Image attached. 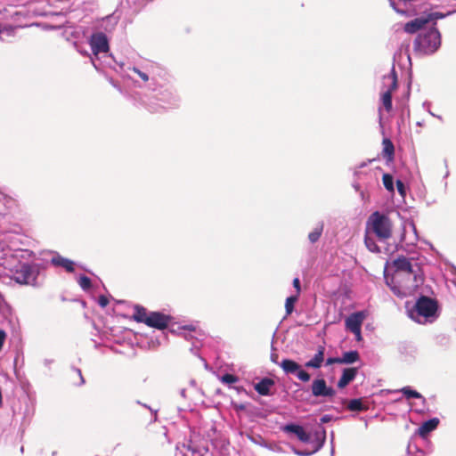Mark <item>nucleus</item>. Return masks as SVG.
<instances>
[{
  "label": "nucleus",
  "mask_w": 456,
  "mask_h": 456,
  "mask_svg": "<svg viewBox=\"0 0 456 456\" xmlns=\"http://www.w3.org/2000/svg\"><path fill=\"white\" fill-rule=\"evenodd\" d=\"M273 381L268 378H265L255 385V390L261 395H269L271 387Z\"/></svg>",
  "instance_id": "25"
},
{
  "label": "nucleus",
  "mask_w": 456,
  "mask_h": 456,
  "mask_svg": "<svg viewBox=\"0 0 456 456\" xmlns=\"http://www.w3.org/2000/svg\"><path fill=\"white\" fill-rule=\"evenodd\" d=\"M440 46L441 34L435 27L421 30L413 41V51L419 56L434 54Z\"/></svg>",
  "instance_id": "3"
},
{
  "label": "nucleus",
  "mask_w": 456,
  "mask_h": 456,
  "mask_svg": "<svg viewBox=\"0 0 456 456\" xmlns=\"http://www.w3.org/2000/svg\"><path fill=\"white\" fill-rule=\"evenodd\" d=\"M233 388L236 389L239 393L244 390L242 387H233Z\"/></svg>",
  "instance_id": "53"
},
{
  "label": "nucleus",
  "mask_w": 456,
  "mask_h": 456,
  "mask_svg": "<svg viewBox=\"0 0 456 456\" xmlns=\"http://www.w3.org/2000/svg\"><path fill=\"white\" fill-rule=\"evenodd\" d=\"M347 409L352 411H363L367 410V407L362 404V399L356 398L349 401Z\"/></svg>",
  "instance_id": "31"
},
{
  "label": "nucleus",
  "mask_w": 456,
  "mask_h": 456,
  "mask_svg": "<svg viewBox=\"0 0 456 456\" xmlns=\"http://www.w3.org/2000/svg\"><path fill=\"white\" fill-rule=\"evenodd\" d=\"M293 287L296 289V294L295 295L299 296L300 291H301V288H300V281H299L298 278H295L293 280Z\"/></svg>",
  "instance_id": "41"
},
{
  "label": "nucleus",
  "mask_w": 456,
  "mask_h": 456,
  "mask_svg": "<svg viewBox=\"0 0 456 456\" xmlns=\"http://www.w3.org/2000/svg\"><path fill=\"white\" fill-rule=\"evenodd\" d=\"M169 321L170 317L168 315H166L159 312H151L149 314L145 324L148 325L149 327L163 330L167 328Z\"/></svg>",
  "instance_id": "15"
},
{
  "label": "nucleus",
  "mask_w": 456,
  "mask_h": 456,
  "mask_svg": "<svg viewBox=\"0 0 456 456\" xmlns=\"http://www.w3.org/2000/svg\"><path fill=\"white\" fill-rule=\"evenodd\" d=\"M390 6L398 13L404 14L406 13V10H404L402 6H406L407 4L411 3L412 0H388Z\"/></svg>",
  "instance_id": "29"
},
{
  "label": "nucleus",
  "mask_w": 456,
  "mask_h": 456,
  "mask_svg": "<svg viewBox=\"0 0 456 456\" xmlns=\"http://www.w3.org/2000/svg\"><path fill=\"white\" fill-rule=\"evenodd\" d=\"M38 275L39 266L37 265L23 263L16 267L13 279L20 284L37 286L39 285Z\"/></svg>",
  "instance_id": "9"
},
{
  "label": "nucleus",
  "mask_w": 456,
  "mask_h": 456,
  "mask_svg": "<svg viewBox=\"0 0 456 456\" xmlns=\"http://www.w3.org/2000/svg\"><path fill=\"white\" fill-rule=\"evenodd\" d=\"M352 333L355 336V339L357 341H361L362 340V338L361 329L358 330V331H353Z\"/></svg>",
  "instance_id": "49"
},
{
  "label": "nucleus",
  "mask_w": 456,
  "mask_h": 456,
  "mask_svg": "<svg viewBox=\"0 0 456 456\" xmlns=\"http://www.w3.org/2000/svg\"><path fill=\"white\" fill-rule=\"evenodd\" d=\"M298 296L297 295H292L286 299L285 303V309H286V314L289 315L294 311V305L297 301Z\"/></svg>",
  "instance_id": "34"
},
{
  "label": "nucleus",
  "mask_w": 456,
  "mask_h": 456,
  "mask_svg": "<svg viewBox=\"0 0 456 456\" xmlns=\"http://www.w3.org/2000/svg\"><path fill=\"white\" fill-rule=\"evenodd\" d=\"M279 365L287 375L294 374L303 382H307L311 379L310 374L304 370L301 366L293 360L284 359Z\"/></svg>",
  "instance_id": "11"
},
{
  "label": "nucleus",
  "mask_w": 456,
  "mask_h": 456,
  "mask_svg": "<svg viewBox=\"0 0 456 456\" xmlns=\"http://www.w3.org/2000/svg\"><path fill=\"white\" fill-rule=\"evenodd\" d=\"M281 430L288 435H294L300 442H310V434L298 424L289 423L281 427Z\"/></svg>",
  "instance_id": "14"
},
{
  "label": "nucleus",
  "mask_w": 456,
  "mask_h": 456,
  "mask_svg": "<svg viewBox=\"0 0 456 456\" xmlns=\"http://www.w3.org/2000/svg\"><path fill=\"white\" fill-rule=\"evenodd\" d=\"M370 229L379 239V241H385L392 235V222L389 217L379 211L372 213L367 222Z\"/></svg>",
  "instance_id": "6"
},
{
  "label": "nucleus",
  "mask_w": 456,
  "mask_h": 456,
  "mask_svg": "<svg viewBox=\"0 0 456 456\" xmlns=\"http://www.w3.org/2000/svg\"><path fill=\"white\" fill-rule=\"evenodd\" d=\"M383 184L384 187L390 192L394 193L395 187H394V178L390 174H384L383 177Z\"/></svg>",
  "instance_id": "33"
},
{
  "label": "nucleus",
  "mask_w": 456,
  "mask_h": 456,
  "mask_svg": "<svg viewBox=\"0 0 456 456\" xmlns=\"http://www.w3.org/2000/svg\"><path fill=\"white\" fill-rule=\"evenodd\" d=\"M51 263L55 266H61L64 268L67 272L72 273L74 271L75 263L61 256L58 255L56 256H53L51 259Z\"/></svg>",
  "instance_id": "24"
},
{
  "label": "nucleus",
  "mask_w": 456,
  "mask_h": 456,
  "mask_svg": "<svg viewBox=\"0 0 456 456\" xmlns=\"http://www.w3.org/2000/svg\"><path fill=\"white\" fill-rule=\"evenodd\" d=\"M77 51H78L80 53L84 54V55H86V54H87V53H86V52H85V53H84V52H83V51H81L80 49H77Z\"/></svg>",
  "instance_id": "56"
},
{
  "label": "nucleus",
  "mask_w": 456,
  "mask_h": 456,
  "mask_svg": "<svg viewBox=\"0 0 456 456\" xmlns=\"http://www.w3.org/2000/svg\"><path fill=\"white\" fill-rule=\"evenodd\" d=\"M387 285L393 293L403 298L412 295L423 283V277L420 273H409L408 274L394 273L391 277L385 274Z\"/></svg>",
  "instance_id": "1"
},
{
  "label": "nucleus",
  "mask_w": 456,
  "mask_h": 456,
  "mask_svg": "<svg viewBox=\"0 0 456 456\" xmlns=\"http://www.w3.org/2000/svg\"><path fill=\"white\" fill-rule=\"evenodd\" d=\"M354 187L355 188L356 191H358L360 186L359 184H354Z\"/></svg>",
  "instance_id": "58"
},
{
  "label": "nucleus",
  "mask_w": 456,
  "mask_h": 456,
  "mask_svg": "<svg viewBox=\"0 0 456 456\" xmlns=\"http://www.w3.org/2000/svg\"><path fill=\"white\" fill-rule=\"evenodd\" d=\"M295 452H296V454H297L299 456H310L314 453V452H312V451H297V450H296Z\"/></svg>",
  "instance_id": "48"
},
{
  "label": "nucleus",
  "mask_w": 456,
  "mask_h": 456,
  "mask_svg": "<svg viewBox=\"0 0 456 456\" xmlns=\"http://www.w3.org/2000/svg\"><path fill=\"white\" fill-rule=\"evenodd\" d=\"M326 440V431L323 427L320 426V429L316 430L314 434V437L310 435V442L314 445L312 452H317L322 448Z\"/></svg>",
  "instance_id": "19"
},
{
  "label": "nucleus",
  "mask_w": 456,
  "mask_h": 456,
  "mask_svg": "<svg viewBox=\"0 0 456 456\" xmlns=\"http://www.w3.org/2000/svg\"><path fill=\"white\" fill-rule=\"evenodd\" d=\"M430 105H431V103H430V102H423V104H422L423 108H424V109H425V110H427L430 115H431V116L436 117V118H437L438 119L442 120L443 118H442V117H441V116H439V115H436L435 113H433V112L431 111Z\"/></svg>",
  "instance_id": "39"
},
{
  "label": "nucleus",
  "mask_w": 456,
  "mask_h": 456,
  "mask_svg": "<svg viewBox=\"0 0 456 456\" xmlns=\"http://www.w3.org/2000/svg\"><path fill=\"white\" fill-rule=\"evenodd\" d=\"M409 227L411 229L413 235H414V239H413V240H411V243H413L414 241H416L418 240L416 226L412 222H411L409 224Z\"/></svg>",
  "instance_id": "44"
},
{
  "label": "nucleus",
  "mask_w": 456,
  "mask_h": 456,
  "mask_svg": "<svg viewBox=\"0 0 456 456\" xmlns=\"http://www.w3.org/2000/svg\"><path fill=\"white\" fill-rule=\"evenodd\" d=\"M143 407L149 409L154 415V421L157 420V411H153L151 407H149L147 404H142Z\"/></svg>",
  "instance_id": "50"
},
{
  "label": "nucleus",
  "mask_w": 456,
  "mask_h": 456,
  "mask_svg": "<svg viewBox=\"0 0 456 456\" xmlns=\"http://www.w3.org/2000/svg\"><path fill=\"white\" fill-rule=\"evenodd\" d=\"M58 2L61 4V11L54 14L61 17V20L59 25L53 27L54 28H61L67 23L65 14L69 12L74 11L80 4V0H58Z\"/></svg>",
  "instance_id": "17"
},
{
  "label": "nucleus",
  "mask_w": 456,
  "mask_h": 456,
  "mask_svg": "<svg viewBox=\"0 0 456 456\" xmlns=\"http://www.w3.org/2000/svg\"><path fill=\"white\" fill-rule=\"evenodd\" d=\"M397 88V76L393 67L391 71L383 77V92L381 94V102L388 112L392 110V93Z\"/></svg>",
  "instance_id": "10"
},
{
  "label": "nucleus",
  "mask_w": 456,
  "mask_h": 456,
  "mask_svg": "<svg viewBox=\"0 0 456 456\" xmlns=\"http://www.w3.org/2000/svg\"><path fill=\"white\" fill-rule=\"evenodd\" d=\"M148 315H149V314H147V311L145 308L139 306V305H136L134 307V319L136 322L146 323Z\"/></svg>",
  "instance_id": "30"
},
{
  "label": "nucleus",
  "mask_w": 456,
  "mask_h": 456,
  "mask_svg": "<svg viewBox=\"0 0 456 456\" xmlns=\"http://www.w3.org/2000/svg\"><path fill=\"white\" fill-rule=\"evenodd\" d=\"M23 450H24V447H23V446H21V447H20V452H23Z\"/></svg>",
  "instance_id": "59"
},
{
  "label": "nucleus",
  "mask_w": 456,
  "mask_h": 456,
  "mask_svg": "<svg viewBox=\"0 0 456 456\" xmlns=\"http://www.w3.org/2000/svg\"><path fill=\"white\" fill-rule=\"evenodd\" d=\"M14 29L15 28L13 27H4L3 25L0 24V34L5 32L8 36H12L13 34Z\"/></svg>",
  "instance_id": "40"
},
{
  "label": "nucleus",
  "mask_w": 456,
  "mask_h": 456,
  "mask_svg": "<svg viewBox=\"0 0 456 456\" xmlns=\"http://www.w3.org/2000/svg\"><path fill=\"white\" fill-rule=\"evenodd\" d=\"M399 391L401 393H403V395L408 399L409 398H417V399H421L423 403H426V399L421 395V394H419L416 390H413L411 387H403Z\"/></svg>",
  "instance_id": "28"
},
{
  "label": "nucleus",
  "mask_w": 456,
  "mask_h": 456,
  "mask_svg": "<svg viewBox=\"0 0 456 456\" xmlns=\"http://www.w3.org/2000/svg\"><path fill=\"white\" fill-rule=\"evenodd\" d=\"M396 188L400 195L403 197L406 193V189L404 183L401 180L396 181Z\"/></svg>",
  "instance_id": "38"
},
{
  "label": "nucleus",
  "mask_w": 456,
  "mask_h": 456,
  "mask_svg": "<svg viewBox=\"0 0 456 456\" xmlns=\"http://www.w3.org/2000/svg\"><path fill=\"white\" fill-rule=\"evenodd\" d=\"M417 126H424V121H418L417 122Z\"/></svg>",
  "instance_id": "54"
},
{
  "label": "nucleus",
  "mask_w": 456,
  "mask_h": 456,
  "mask_svg": "<svg viewBox=\"0 0 456 456\" xmlns=\"http://www.w3.org/2000/svg\"><path fill=\"white\" fill-rule=\"evenodd\" d=\"M77 282L83 290H88L91 288V280L86 275L79 276Z\"/></svg>",
  "instance_id": "36"
},
{
  "label": "nucleus",
  "mask_w": 456,
  "mask_h": 456,
  "mask_svg": "<svg viewBox=\"0 0 456 456\" xmlns=\"http://www.w3.org/2000/svg\"><path fill=\"white\" fill-rule=\"evenodd\" d=\"M74 370L76 371V373L77 374V376H78V378H79V383H78V385H79V386L84 385V384H85V379H84V378H83V375H82L81 370H80L79 369H77V368H74Z\"/></svg>",
  "instance_id": "46"
},
{
  "label": "nucleus",
  "mask_w": 456,
  "mask_h": 456,
  "mask_svg": "<svg viewBox=\"0 0 456 456\" xmlns=\"http://www.w3.org/2000/svg\"><path fill=\"white\" fill-rule=\"evenodd\" d=\"M331 419H332V416H331V415H329V414L323 415V416L320 419L321 425H322V424L328 423V422H330Z\"/></svg>",
  "instance_id": "47"
},
{
  "label": "nucleus",
  "mask_w": 456,
  "mask_h": 456,
  "mask_svg": "<svg viewBox=\"0 0 456 456\" xmlns=\"http://www.w3.org/2000/svg\"><path fill=\"white\" fill-rule=\"evenodd\" d=\"M180 395L182 397H185L186 396V389L185 388H182L180 390Z\"/></svg>",
  "instance_id": "52"
},
{
  "label": "nucleus",
  "mask_w": 456,
  "mask_h": 456,
  "mask_svg": "<svg viewBox=\"0 0 456 456\" xmlns=\"http://www.w3.org/2000/svg\"><path fill=\"white\" fill-rule=\"evenodd\" d=\"M454 12H456V11H449L447 12L432 11L405 23L403 29L408 34H414L421 30L426 24L432 23L436 25L437 20L444 19Z\"/></svg>",
  "instance_id": "7"
},
{
  "label": "nucleus",
  "mask_w": 456,
  "mask_h": 456,
  "mask_svg": "<svg viewBox=\"0 0 456 456\" xmlns=\"http://www.w3.org/2000/svg\"><path fill=\"white\" fill-rule=\"evenodd\" d=\"M367 166V162H362L358 167L362 168Z\"/></svg>",
  "instance_id": "55"
},
{
  "label": "nucleus",
  "mask_w": 456,
  "mask_h": 456,
  "mask_svg": "<svg viewBox=\"0 0 456 456\" xmlns=\"http://www.w3.org/2000/svg\"><path fill=\"white\" fill-rule=\"evenodd\" d=\"M98 304L102 306V307H105L108 305L109 304V300L108 298L105 297V296H100L99 297V299H98Z\"/></svg>",
  "instance_id": "42"
},
{
  "label": "nucleus",
  "mask_w": 456,
  "mask_h": 456,
  "mask_svg": "<svg viewBox=\"0 0 456 456\" xmlns=\"http://www.w3.org/2000/svg\"><path fill=\"white\" fill-rule=\"evenodd\" d=\"M408 316L419 324L433 323L439 317L437 301L426 296L419 297L408 309Z\"/></svg>",
  "instance_id": "2"
},
{
  "label": "nucleus",
  "mask_w": 456,
  "mask_h": 456,
  "mask_svg": "<svg viewBox=\"0 0 456 456\" xmlns=\"http://www.w3.org/2000/svg\"><path fill=\"white\" fill-rule=\"evenodd\" d=\"M340 357H330L326 360V365H331L333 363H340Z\"/></svg>",
  "instance_id": "43"
},
{
  "label": "nucleus",
  "mask_w": 456,
  "mask_h": 456,
  "mask_svg": "<svg viewBox=\"0 0 456 456\" xmlns=\"http://www.w3.org/2000/svg\"><path fill=\"white\" fill-rule=\"evenodd\" d=\"M404 240H405V233L403 232V233L402 234L401 240H402V241H403Z\"/></svg>",
  "instance_id": "57"
},
{
  "label": "nucleus",
  "mask_w": 456,
  "mask_h": 456,
  "mask_svg": "<svg viewBox=\"0 0 456 456\" xmlns=\"http://www.w3.org/2000/svg\"><path fill=\"white\" fill-rule=\"evenodd\" d=\"M89 45L94 56L91 57L92 63L94 67L98 69L99 65L97 64V61L100 60V56L109 58L108 53L110 46L108 37L102 31L94 32L89 37Z\"/></svg>",
  "instance_id": "8"
},
{
  "label": "nucleus",
  "mask_w": 456,
  "mask_h": 456,
  "mask_svg": "<svg viewBox=\"0 0 456 456\" xmlns=\"http://www.w3.org/2000/svg\"><path fill=\"white\" fill-rule=\"evenodd\" d=\"M395 268L394 273L408 274L409 273H420L419 266H413L410 259L405 256H400L394 261Z\"/></svg>",
  "instance_id": "16"
},
{
  "label": "nucleus",
  "mask_w": 456,
  "mask_h": 456,
  "mask_svg": "<svg viewBox=\"0 0 456 456\" xmlns=\"http://www.w3.org/2000/svg\"><path fill=\"white\" fill-rule=\"evenodd\" d=\"M365 318V315L362 312H356L350 314L345 322L346 328L353 332L358 331L362 328V322Z\"/></svg>",
  "instance_id": "18"
},
{
  "label": "nucleus",
  "mask_w": 456,
  "mask_h": 456,
  "mask_svg": "<svg viewBox=\"0 0 456 456\" xmlns=\"http://www.w3.org/2000/svg\"><path fill=\"white\" fill-rule=\"evenodd\" d=\"M222 383L226 385L235 384L239 381V378L235 375L226 373L220 378Z\"/></svg>",
  "instance_id": "35"
},
{
  "label": "nucleus",
  "mask_w": 456,
  "mask_h": 456,
  "mask_svg": "<svg viewBox=\"0 0 456 456\" xmlns=\"http://www.w3.org/2000/svg\"><path fill=\"white\" fill-rule=\"evenodd\" d=\"M182 330H183V338L188 341H192L193 339L196 340V342L192 343V346L191 347V352L199 356V350L201 346L200 342V337H202L203 334H201L200 331L196 330V328L192 325L183 326L182 327Z\"/></svg>",
  "instance_id": "13"
},
{
  "label": "nucleus",
  "mask_w": 456,
  "mask_h": 456,
  "mask_svg": "<svg viewBox=\"0 0 456 456\" xmlns=\"http://www.w3.org/2000/svg\"><path fill=\"white\" fill-rule=\"evenodd\" d=\"M5 338H6V332L3 330H0V350L3 348Z\"/></svg>",
  "instance_id": "45"
},
{
  "label": "nucleus",
  "mask_w": 456,
  "mask_h": 456,
  "mask_svg": "<svg viewBox=\"0 0 456 456\" xmlns=\"http://www.w3.org/2000/svg\"><path fill=\"white\" fill-rule=\"evenodd\" d=\"M118 69H115L117 72H118L122 77H128L130 79H134L132 76L128 73V71H132L134 74L137 75L141 81L144 84H147L148 88L155 91V69H157L156 65L153 63H148L142 67L137 66H127L124 62L117 63Z\"/></svg>",
  "instance_id": "5"
},
{
  "label": "nucleus",
  "mask_w": 456,
  "mask_h": 456,
  "mask_svg": "<svg viewBox=\"0 0 456 456\" xmlns=\"http://www.w3.org/2000/svg\"><path fill=\"white\" fill-rule=\"evenodd\" d=\"M382 144L384 156L387 157L389 160L393 159L395 154V147L391 140L388 138H384Z\"/></svg>",
  "instance_id": "27"
},
{
  "label": "nucleus",
  "mask_w": 456,
  "mask_h": 456,
  "mask_svg": "<svg viewBox=\"0 0 456 456\" xmlns=\"http://www.w3.org/2000/svg\"><path fill=\"white\" fill-rule=\"evenodd\" d=\"M323 223H319L315 228L308 234V239L311 243H315L319 240L323 231Z\"/></svg>",
  "instance_id": "32"
},
{
  "label": "nucleus",
  "mask_w": 456,
  "mask_h": 456,
  "mask_svg": "<svg viewBox=\"0 0 456 456\" xmlns=\"http://www.w3.org/2000/svg\"><path fill=\"white\" fill-rule=\"evenodd\" d=\"M312 395L315 397L331 398L336 395V391L328 387L324 379H315L311 385Z\"/></svg>",
  "instance_id": "12"
},
{
  "label": "nucleus",
  "mask_w": 456,
  "mask_h": 456,
  "mask_svg": "<svg viewBox=\"0 0 456 456\" xmlns=\"http://www.w3.org/2000/svg\"><path fill=\"white\" fill-rule=\"evenodd\" d=\"M324 353L325 348L322 346H320L317 349L316 354L314 355V357L305 362V366L306 368H314V369H319L321 368L323 361H324Z\"/></svg>",
  "instance_id": "21"
},
{
  "label": "nucleus",
  "mask_w": 456,
  "mask_h": 456,
  "mask_svg": "<svg viewBox=\"0 0 456 456\" xmlns=\"http://www.w3.org/2000/svg\"><path fill=\"white\" fill-rule=\"evenodd\" d=\"M155 100L159 102H151L145 103L147 110L151 113L160 112L162 110L175 108L180 102L176 90L171 86L157 87L155 86Z\"/></svg>",
  "instance_id": "4"
},
{
  "label": "nucleus",
  "mask_w": 456,
  "mask_h": 456,
  "mask_svg": "<svg viewBox=\"0 0 456 456\" xmlns=\"http://www.w3.org/2000/svg\"><path fill=\"white\" fill-rule=\"evenodd\" d=\"M360 355L356 350H351L345 352L340 357L341 364H352L357 361H359Z\"/></svg>",
  "instance_id": "26"
},
{
  "label": "nucleus",
  "mask_w": 456,
  "mask_h": 456,
  "mask_svg": "<svg viewBox=\"0 0 456 456\" xmlns=\"http://www.w3.org/2000/svg\"><path fill=\"white\" fill-rule=\"evenodd\" d=\"M358 373L357 368H346L343 370L342 375L338 381V387L339 388L346 387L350 382H352Z\"/></svg>",
  "instance_id": "20"
},
{
  "label": "nucleus",
  "mask_w": 456,
  "mask_h": 456,
  "mask_svg": "<svg viewBox=\"0 0 456 456\" xmlns=\"http://www.w3.org/2000/svg\"><path fill=\"white\" fill-rule=\"evenodd\" d=\"M3 196V194L0 192V198Z\"/></svg>",
  "instance_id": "60"
},
{
  "label": "nucleus",
  "mask_w": 456,
  "mask_h": 456,
  "mask_svg": "<svg viewBox=\"0 0 456 456\" xmlns=\"http://www.w3.org/2000/svg\"><path fill=\"white\" fill-rule=\"evenodd\" d=\"M277 358H278V355L276 354H271L272 362H274V363H278L279 364V362H277Z\"/></svg>",
  "instance_id": "51"
},
{
  "label": "nucleus",
  "mask_w": 456,
  "mask_h": 456,
  "mask_svg": "<svg viewBox=\"0 0 456 456\" xmlns=\"http://www.w3.org/2000/svg\"><path fill=\"white\" fill-rule=\"evenodd\" d=\"M118 18L114 14L108 15L99 21L98 28L105 32H111L117 26Z\"/></svg>",
  "instance_id": "22"
},
{
  "label": "nucleus",
  "mask_w": 456,
  "mask_h": 456,
  "mask_svg": "<svg viewBox=\"0 0 456 456\" xmlns=\"http://www.w3.org/2000/svg\"><path fill=\"white\" fill-rule=\"evenodd\" d=\"M439 424V419L437 418L430 419L422 423V425L419 428L418 433L420 436L424 437L433 430H435Z\"/></svg>",
  "instance_id": "23"
},
{
  "label": "nucleus",
  "mask_w": 456,
  "mask_h": 456,
  "mask_svg": "<svg viewBox=\"0 0 456 456\" xmlns=\"http://www.w3.org/2000/svg\"><path fill=\"white\" fill-rule=\"evenodd\" d=\"M364 242H365L367 248L370 251L375 252V253H378L380 251L379 247L376 244V242L373 239H371L370 237H366Z\"/></svg>",
  "instance_id": "37"
}]
</instances>
